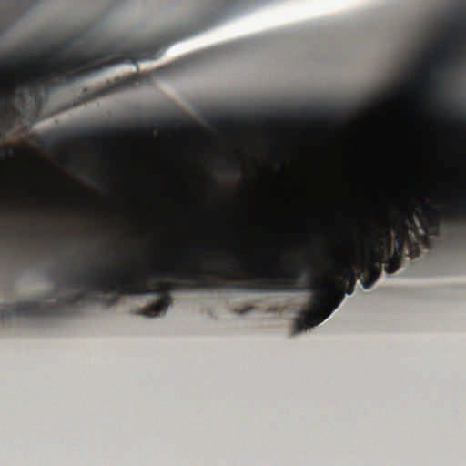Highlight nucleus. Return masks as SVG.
Returning <instances> with one entry per match:
<instances>
[{
	"instance_id": "aec40b11",
	"label": "nucleus",
	"mask_w": 466,
	"mask_h": 466,
	"mask_svg": "<svg viewBox=\"0 0 466 466\" xmlns=\"http://www.w3.org/2000/svg\"><path fill=\"white\" fill-rule=\"evenodd\" d=\"M23 57L24 58H29V59H35V56L33 55L32 53H29L28 51H25L23 53Z\"/></svg>"
},
{
	"instance_id": "f8f14e48",
	"label": "nucleus",
	"mask_w": 466,
	"mask_h": 466,
	"mask_svg": "<svg viewBox=\"0 0 466 466\" xmlns=\"http://www.w3.org/2000/svg\"><path fill=\"white\" fill-rule=\"evenodd\" d=\"M28 154L29 150L26 147L18 148L15 146H7L0 149V154L4 157H9L11 155Z\"/></svg>"
},
{
	"instance_id": "9d476101",
	"label": "nucleus",
	"mask_w": 466,
	"mask_h": 466,
	"mask_svg": "<svg viewBox=\"0 0 466 466\" xmlns=\"http://www.w3.org/2000/svg\"><path fill=\"white\" fill-rule=\"evenodd\" d=\"M390 223L392 227V231L396 232V235L398 236H403L404 238H411L409 234V230L414 231V228L411 227V225L407 224L406 221L401 220L400 218H385L382 223L380 225V227H382L383 225Z\"/></svg>"
},
{
	"instance_id": "f3484780",
	"label": "nucleus",
	"mask_w": 466,
	"mask_h": 466,
	"mask_svg": "<svg viewBox=\"0 0 466 466\" xmlns=\"http://www.w3.org/2000/svg\"><path fill=\"white\" fill-rule=\"evenodd\" d=\"M12 97H13V91L10 90L8 95L6 96H5V98H4V105H5V106L10 107V100H11Z\"/></svg>"
},
{
	"instance_id": "412c9836",
	"label": "nucleus",
	"mask_w": 466,
	"mask_h": 466,
	"mask_svg": "<svg viewBox=\"0 0 466 466\" xmlns=\"http://www.w3.org/2000/svg\"><path fill=\"white\" fill-rule=\"evenodd\" d=\"M138 124H139V127L141 129H146V125H145V123L142 120H139Z\"/></svg>"
},
{
	"instance_id": "2eb2a0df",
	"label": "nucleus",
	"mask_w": 466,
	"mask_h": 466,
	"mask_svg": "<svg viewBox=\"0 0 466 466\" xmlns=\"http://www.w3.org/2000/svg\"><path fill=\"white\" fill-rule=\"evenodd\" d=\"M437 61L435 63V67L438 71L440 72H444L446 70V67L444 66V65L442 64V59H443V56H442V52L441 50L437 47L435 49V54H434Z\"/></svg>"
},
{
	"instance_id": "20e7f679",
	"label": "nucleus",
	"mask_w": 466,
	"mask_h": 466,
	"mask_svg": "<svg viewBox=\"0 0 466 466\" xmlns=\"http://www.w3.org/2000/svg\"><path fill=\"white\" fill-rule=\"evenodd\" d=\"M380 250L374 247H368L367 252H363L361 258L355 261V266L363 275L361 283L364 289L371 288L382 272V265L386 264L385 271L388 274L396 272L402 264V258L397 257L380 258Z\"/></svg>"
},
{
	"instance_id": "b1692460",
	"label": "nucleus",
	"mask_w": 466,
	"mask_h": 466,
	"mask_svg": "<svg viewBox=\"0 0 466 466\" xmlns=\"http://www.w3.org/2000/svg\"><path fill=\"white\" fill-rule=\"evenodd\" d=\"M177 40H179V38L173 39V40H172L171 42H169L167 45L172 44L173 42H176V41H177Z\"/></svg>"
},
{
	"instance_id": "0eeeda50",
	"label": "nucleus",
	"mask_w": 466,
	"mask_h": 466,
	"mask_svg": "<svg viewBox=\"0 0 466 466\" xmlns=\"http://www.w3.org/2000/svg\"><path fill=\"white\" fill-rule=\"evenodd\" d=\"M420 224L426 233L438 234L440 229L439 210L424 204V211L420 216Z\"/></svg>"
},
{
	"instance_id": "6e6552de",
	"label": "nucleus",
	"mask_w": 466,
	"mask_h": 466,
	"mask_svg": "<svg viewBox=\"0 0 466 466\" xmlns=\"http://www.w3.org/2000/svg\"><path fill=\"white\" fill-rule=\"evenodd\" d=\"M218 18V15L214 11H206L198 14L190 20V24L194 25V28L187 35H190L201 29L206 25L215 22Z\"/></svg>"
},
{
	"instance_id": "9b49d317",
	"label": "nucleus",
	"mask_w": 466,
	"mask_h": 466,
	"mask_svg": "<svg viewBox=\"0 0 466 466\" xmlns=\"http://www.w3.org/2000/svg\"><path fill=\"white\" fill-rule=\"evenodd\" d=\"M401 220L406 221L407 224L414 228V232L418 233L417 224L415 221V212L411 206L408 204L401 205Z\"/></svg>"
},
{
	"instance_id": "39448f33",
	"label": "nucleus",
	"mask_w": 466,
	"mask_h": 466,
	"mask_svg": "<svg viewBox=\"0 0 466 466\" xmlns=\"http://www.w3.org/2000/svg\"><path fill=\"white\" fill-rule=\"evenodd\" d=\"M118 128L109 127H79L71 131H51L41 136L37 142L39 147H52L57 149L61 144H68L72 140L93 141L101 137H109L119 133Z\"/></svg>"
},
{
	"instance_id": "7ed1b4c3",
	"label": "nucleus",
	"mask_w": 466,
	"mask_h": 466,
	"mask_svg": "<svg viewBox=\"0 0 466 466\" xmlns=\"http://www.w3.org/2000/svg\"><path fill=\"white\" fill-rule=\"evenodd\" d=\"M380 250L374 247H368L367 252H363L361 258L355 261V266L363 275L361 283L364 289L371 288L382 272V265L386 264L385 271L388 274L396 272L402 264V258L397 257L380 258Z\"/></svg>"
},
{
	"instance_id": "423d86ee",
	"label": "nucleus",
	"mask_w": 466,
	"mask_h": 466,
	"mask_svg": "<svg viewBox=\"0 0 466 466\" xmlns=\"http://www.w3.org/2000/svg\"><path fill=\"white\" fill-rule=\"evenodd\" d=\"M369 246L374 247L376 250H380V258L397 257L400 258L405 256V245L409 238L403 236H392V227L390 223H387L380 227L378 230L368 229Z\"/></svg>"
},
{
	"instance_id": "1a4fd4ad",
	"label": "nucleus",
	"mask_w": 466,
	"mask_h": 466,
	"mask_svg": "<svg viewBox=\"0 0 466 466\" xmlns=\"http://www.w3.org/2000/svg\"><path fill=\"white\" fill-rule=\"evenodd\" d=\"M137 81L136 76H128L126 77H116L114 79L113 83L108 86L105 87L100 91L99 95H106L117 90L126 89L134 86Z\"/></svg>"
},
{
	"instance_id": "ddd939ff",
	"label": "nucleus",
	"mask_w": 466,
	"mask_h": 466,
	"mask_svg": "<svg viewBox=\"0 0 466 466\" xmlns=\"http://www.w3.org/2000/svg\"><path fill=\"white\" fill-rule=\"evenodd\" d=\"M461 26L466 27V14L456 15L449 23V27L454 32L459 31Z\"/></svg>"
},
{
	"instance_id": "4468645a",
	"label": "nucleus",
	"mask_w": 466,
	"mask_h": 466,
	"mask_svg": "<svg viewBox=\"0 0 466 466\" xmlns=\"http://www.w3.org/2000/svg\"><path fill=\"white\" fill-rule=\"evenodd\" d=\"M409 252L410 256L412 258H418L420 254V245L417 241L413 240L411 238L408 240Z\"/></svg>"
},
{
	"instance_id": "a211bd4d",
	"label": "nucleus",
	"mask_w": 466,
	"mask_h": 466,
	"mask_svg": "<svg viewBox=\"0 0 466 466\" xmlns=\"http://www.w3.org/2000/svg\"><path fill=\"white\" fill-rule=\"evenodd\" d=\"M456 209L461 213L466 214V203H461L456 207Z\"/></svg>"
},
{
	"instance_id": "5701e85b",
	"label": "nucleus",
	"mask_w": 466,
	"mask_h": 466,
	"mask_svg": "<svg viewBox=\"0 0 466 466\" xmlns=\"http://www.w3.org/2000/svg\"><path fill=\"white\" fill-rule=\"evenodd\" d=\"M456 60H457V56H453L451 57V61H452V62H455Z\"/></svg>"
},
{
	"instance_id": "dca6fc26",
	"label": "nucleus",
	"mask_w": 466,
	"mask_h": 466,
	"mask_svg": "<svg viewBox=\"0 0 466 466\" xmlns=\"http://www.w3.org/2000/svg\"><path fill=\"white\" fill-rule=\"evenodd\" d=\"M20 61V56H9L5 58V65H17Z\"/></svg>"
},
{
	"instance_id": "f257e3e1",
	"label": "nucleus",
	"mask_w": 466,
	"mask_h": 466,
	"mask_svg": "<svg viewBox=\"0 0 466 466\" xmlns=\"http://www.w3.org/2000/svg\"><path fill=\"white\" fill-rule=\"evenodd\" d=\"M230 262L228 267L221 263L199 264L185 262L179 270L167 268V277L174 282H167V308L172 304L170 292L181 289H227L257 292H295L308 290L312 293L311 308L301 312L295 323L294 332L306 330L327 319L338 308L344 294L354 291L357 277L350 263L344 264L338 275L326 271L316 258L304 257L295 267L286 264L279 268L269 257H264L258 263L239 259ZM205 262H218L217 258L205 256Z\"/></svg>"
},
{
	"instance_id": "f03ea898",
	"label": "nucleus",
	"mask_w": 466,
	"mask_h": 466,
	"mask_svg": "<svg viewBox=\"0 0 466 466\" xmlns=\"http://www.w3.org/2000/svg\"><path fill=\"white\" fill-rule=\"evenodd\" d=\"M86 34L87 29H83L74 36L67 38L61 46L52 45L50 63L44 64L36 73L23 83L29 88L30 96L38 105L41 104L40 93L43 89L69 84L81 76L113 66L156 60L162 55L161 44L152 42L143 46L131 48H118L116 45H114L91 56L72 52L62 61L61 53L84 40Z\"/></svg>"
},
{
	"instance_id": "6ab92c4d",
	"label": "nucleus",
	"mask_w": 466,
	"mask_h": 466,
	"mask_svg": "<svg viewBox=\"0 0 466 466\" xmlns=\"http://www.w3.org/2000/svg\"><path fill=\"white\" fill-rule=\"evenodd\" d=\"M453 44H454V43H453L452 41H451V40H446V41L444 42V47H445V50H446V51H449V50L453 46Z\"/></svg>"
},
{
	"instance_id": "4be33fe9",
	"label": "nucleus",
	"mask_w": 466,
	"mask_h": 466,
	"mask_svg": "<svg viewBox=\"0 0 466 466\" xmlns=\"http://www.w3.org/2000/svg\"><path fill=\"white\" fill-rule=\"evenodd\" d=\"M168 67H161L157 70V73H162L163 71L167 70Z\"/></svg>"
}]
</instances>
